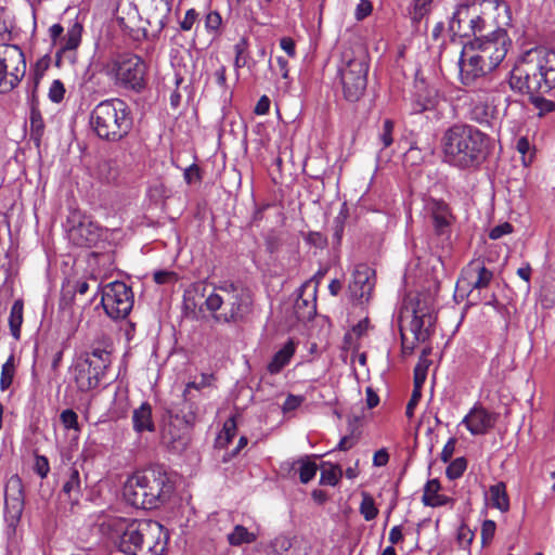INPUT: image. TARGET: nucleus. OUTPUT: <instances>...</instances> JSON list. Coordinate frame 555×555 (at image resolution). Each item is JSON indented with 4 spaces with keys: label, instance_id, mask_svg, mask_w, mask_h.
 <instances>
[{
    "label": "nucleus",
    "instance_id": "nucleus-59",
    "mask_svg": "<svg viewBox=\"0 0 555 555\" xmlns=\"http://www.w3.org/2000/svg\"><path fill=\"white\" fill-rule=\"evenodd\" d=\"M373 10V5L369 0H360L356 8L354 17L357 21H362L367 17Z\"/></svg>",
    "mask_w": 555,
    "mask_h": 555
},
{
    "label": "nucleus",
    "instance_id": "nucleus-16",
    "mask_svg": "<svg viewBox=\"0 0 555 555\" xmlns=\"http://www.w3.org/2000/svg\"><path fill=\"white\" fill-rule=\"evenodd\" d=\"M375 287V271L367 264L359 263L352 272L349 292L353 300L362 305L369 302Z\"/></svg>",
    "mask_w": 555,
    "mask_h": 555
},
{
    "label": "nucleus",
    "instance_id": "nucleus-35",
    "mask_svg": "<svg viewBox=\"0 0 555 555\" xmlns=\"http://www.w3.org/2000/svg\"><path fill=\"white\" fill-rule=\"evenodd\" d=\"M79 356H87L89 360L92 361V365L104 375L112 362L111 352L100 347L93 348L90 352L80 353Z\"/></svg>",
    "mask_w": 555,
    "mask_h": 555
},
{
    "label": "nucleus",
    "instance_id": "nucleus-9",
    "mask_svg": "<svg viewBox=\"0 0 555 555\" xmlns=\"http://www.w3.org/2000/svg\"><path fill=\"white\" fill-rule=\"evenodd\" d=\"M460 80L463 86L476 91L490 93L492 81L488 74L493 69L483 62L482 56L478 55L475 48H463L460 59Z\"/></svg>",
    "mask_w": 555,
    "mask_h": 555
},
{
    "label": "nucleus",
    "instance_id": "nucleus-44",
    "mask_svg": "<svg viewBox=\"0 0 555 555\" xmlns=\"http://www.w3.org/2000/svg\"><path fill=\"white\" fill-rule=\"evenodd\" d=\"M540 301L545 309L555 306V279L544 281L540 291Z\"/></svg>",
    "mask_w": 555,
    "mask_h": 555
},
{
    "label": "nucleus",
    "instance_id": "nucleus-33",
    "mask_svg": "<svg viewBox=\"0 0 555 555\" xmlns=\"http://www.w3.org/2000/svg\"><path fill=\"white\" fill-rule=\"evenodd\" d=\"M292 469H295L299 474V479L302 483L311 481L318 470L317 464L309 457H302L288 464Z\"/></svg>",
    "mask_w": 555,
    "mask_h": 555
},
{
    "label": "nucleus",
    "instance_id": "nucleus-54",
    "mask_svg": "<svg viewBox=\"0 0 555 555\" xmlns=\"http://www.w3.org/2000/svg\"><path fill=\"white\" fill-rule=\"evenodd\" d=\"M61 422L66 429H74L76 431L80 430L78 424V415L75 411L67 409L64 410L60 415Z\"/></svg>",
    "mask_w": 555,
    "mask_h": 555
},
{
    "label": "nucleus",
    "instance_id": "nucleus-18",
    "mask_svg": "<svg viewBox=\"0 0 555 555\" xmlns=\"http://www.w3.org/2000/svg\"><path fill=\"white\" fill-rule=\"evenodd\" d=\"M24 507V485L18 475H13L5 485L4 508L10 519L17 522L23 515Z\"/></svg>",
    "mask_w": 555,
    "mask_h": 555
},
{
    "label": "nucleus",
    "instance_id": "nucleus-51",
    "mask_svg": "<svg viewBox=\"0 0 555 555\" xmlns=\"http://www.w3.org/2000/svg\"><path fill=\"white\" fill-rule=\"evenodd\" d=\"M214 380L215 377L212 374H202L198 380L196 379L186 384V396L190 395L192 389H195V391H202L205 388L211 387Z\"/></svg>",
    "mask_w": 555,
    "mask_h": 555
},
{
    "label": "nucleus",
    "instance_id": "nucleus-36",
    "mask_svg": "<svg viewBox=\"0 0 555 555\" xmlns=\"http://www.w3.org/2000/svg\"><path fill=\"white\" fill-rule=\"evenodd\" d=\"M228 542L232 546H241L243 544H249L256 541L257 535L250 532L247 528L242 525H236L233 530L228 533Z\"/></svg>",
    "mask_w": 555,
    "mask_h": 555
},
{
    "label": "nucleus",
    "instance_id": "nucleus-34",
    "mask_svg": "<svg viewBox=\"0 0 555 555\" xmlns=\"http://www.w3.org/2000/svg\"><path fill=\"white\" fill-rule=\"evenodd\" d=\"M29 128H30V139L35 142L37 147L40 146L41 139L44 134V121L40 111L33 106L29 115Z\"/></svg>",
    "mask_w": 555,
    "mask_h": 555
},
{
    "label": "nucleus",
    "instance_id": "nucleus-3",
    "mask_svg": "<svg viewBox=\"0 0 555 555\" xmlns=\"http://www.w3.org/2000/svg\"><path fill=\"white\" fill-rule=\"evenodd\" d=\"M172 492L168 474L151 466L131 475L124 486L126 501L137 508L154 509L163 505Z\"/></svg>",
    "mask_w": 555,
    "mask_h": 555
},
{
    "label": "nucleus",
    "instance_id": "nucleus-57",
    "mask_svg": "<svg viewBox=\"0 0 555 555\" xmlns=\"http://www.w3.org/2000/svg\"><path fill=\"white\" fill-rule=\"evenodd\" d=\"M100 176L107 183L116 181L118 172L117 169L112 166L111 163L105 162L100 165Z\"/></svg>",
    "mask_w": 555,
    "mask_h": 555
},
{
    "label": "nucleus",
    "instance_id": "nucleus-15",
    "mask_svg": "<svg viewBox=\"0 0 555 555\" xmlns=\"http://www.w3.org/2000/svg\"><path fill=\"white\" fill-rule=\"evenodd\" d=\"M70 372L77 389L81 392L96 388L104 377L87 356H78L70 366Z\"/></svg>",
    "mask_w": 555,
    "mask_h": 555
},
{
    "label": "nucleus",
    "instance_id": "nucleus-42",
    "mask_svg": "<svg viewBox=\"0 0 555 555\" xmlns=\"http://www.w3.org/2000/svg\"><path fill=\"white\" fill-rule=\"evenodd\" d=\"M15 357L11 354L7 361L2 364L1 375H0V390L5 391L9 389L13 383L15 376Z\"/></svg>",
    "mask_w": 555,
    "mask_h": 555
},
{
    "label": "nucleus",
    "instance_id": "nucleus-7",
    "mask_svg": "<svg viewBox=\"0 0 555 555\" xmlns=\"http://www.w3.org/2000/svg\"><path fill=\"white\" fill-rule=\"evenodd\" d=\"M106 76L115 86L141 93L147 86V65L134 53H119L105 65Z\"/></svg>",
    "mask_w": 555,
    "mask_h": 555
},
{
    "label": "nucleus",
    "instance_id": "nucleus-48",
    "mask_svg": "<svg viewBox=\"0 0 555 555\" xmlns=\"http://www.w3.org/2000/svg\"><path fill=\"white\" fill-rule=\"evenodd\" d=\"M369 328V320L364 319L358 322L354 326H352L351 331L347 332L344 336L345 345L348 346V348H351L353 345V339H358L361 336H363Z\"/></svg>",
    "mask_w": 555,
    "mask_h": 555
},
{
    "label": "nucleus",
    "instance_id": "nucleus-58",
    "mask_svg": "<svg viewBox=\"0 0 555 555\" xmlns=\"http://www.w3.org/2000/svg\"><path fill=\"white\" fill-rule=\"evenodd\" d=\"M513 232V225L509 222H503L493 227L489 232V237L491 240H499L504 235L511 234Z\"/></svg>",
    "mask_w": 555,
    "mask_h": 555
},
{
    "label": "nucleus",
    "instance_id": "nucleus-43",
    "mask_svg": "<svg viewBox=\"0 0 555 555\" xmlns=\"http://www.w3.org/2000/svg\"><path fill=\"white\" fill-rule=\"evenodd\" d=\"M236 422L234 417L228 418L222 427L221 433L216 439V444L219 448H225L236 435Z\"/></svg>",
    "mask_w": 555,
    "mask_h": 555
},
{
    "label": "nucleus",
    "instance_id": "nucleus-25",
    "mask_svg": "<svg viewBox=\"0 0 555 555\" xmlns=\"http://www.w3.org/2000/svg\"><path fill=\"white\" fill-rule=\"evenodd\" d=\"M171 13V0H151L149 23L159 30L167 25Z\"/></svg>",
    "mask_w": 555,
    "mask_h": 555
},
{
    "label": "nucleus",
    "instance_id": "nucleus-20",
    "mask_svg": "<svg viewBox=\"0 0 555 555\" xmlns=\"http://www.w3.org/2000/svg\"><path fill=\"white\" fill-rule=\"evenodd\" d=\"M425 210L431 219L436 234H449L453 217L448 204L443 201L429 198L426 202Z\"/></svg>",
    "mask_w": 555,
    "mask_h": 555
},
{
    "label": "nucleus",
    "instance_id": "nucleus-21",
    "mask_svg": "<svg viewBox=\"0 0 555 555\" xmlns=\"http://www.w3.org/2000/svg\"><path fill=\"white\" fill-rule=\"evenodd\" d=\"M436 317L430 312L421 309L414 310V315L410 322L409 331L417 343H425L429 339Z\"/></svg>",
    "mask_w": 555,
    "mask_h": 555
},
{
    "label": "nucleus",
    "instance_id": "nucleus-38",
    "mask_svg": "<svg viewBox=\"0 0 555 555\" xmlns=\"http://www.w3.org/2000/svg\"><path fill=\"white\" fill-rule=\"evenodd\" d=\"M248 39L246 37H241L240 40L234 44V67L236 70L243 67L251 68L249 52H248Z\"/></svg>",
    "mask_w": 555,
    "mask_h": 555
},
{
    "label": "nucleus",
    "instance_id": "nucleus-63",
    "mask_svg": "<svg viewBox=\"0 0 555 555\" xmlns=\"http://www.w3.org/2000/svg\"><path fill=\"white\" fill-rule=\"evenodd\" d=\"M221 25V16L218 12H210L206 15L205 27L209 31H217Z\"/></svg>",
    "mask_w": 555,
    "mask_h": 555
},
{
    "label": "nucleus",
    "instance_id": "nucleus-4",
    "mask_svg": "<svg viewBox=\"0 0 555 555\" xmlns=\"http://www.w3.org/2000/svg\"><path fill=\"white\" fill-rule=\"evenodd\" d=\"M90 127L96 137L107 142H118L129 134L133 120L129 105L113 98L98 103L90 113Z\"/></svg>",
    "mask_w": 555,
    "mask_h": 555
},
{
    "label": "nucleus",
    "instance_id": "nucleus-61",
    "mask_svg": "<svg viewBox=\"0 0 555 555\" xmlns=\"http://www.w3.org/2000/svg\"><path fill=\"white\" fill-rule=\"evenodd\" d=\"M198 18V13L194 9H190L185 12L184 18L180 23V27L184 31H189L194 26Z\"/></svg>",
    "mask_w": 555,
    "mask_h": 555
},
{
    "label": "nucleus",
    "instance_id": "nucleus-45",
    "mask_svg": "<svg viewBox=\"0 0 555 555\" xmlns=\"http://www.w3.org/2000/svg\"><path fill=\"white\" fill-rule=\"evenodd\" d=\"M341 475L338 466L331 463H324L321 469L320 483L327 486H336Z\"/></svg>",
    "mask_w": 555,
    "mask_h": 555
},
{
    "label": "nucleus",
    "instance_id": "nucleus-64",
    "mask_svg": "<svg viewBox=\"0 0 555 555\" xmlns=\"http://www.w3.org/2000/svg\"><path fill=\"white\" fill-rule=\"evenodd\" d=\"M63 33H64V28L61 24H53L49 28V36L51 38V42H52L53 47H57L61 44V41L64 37Z\"/></svg>",
    "mask_w": 555,
    "mask_h": 555
},
{
    "label": "nucleus",
    "instance_id": "nucleus-8",
    "mask_svg": "<svg viewBox=\"0 0 555 555\" xmlns=\"http://www.w3.org/2000/svg\"><path fill=\"white\" fill-rule=\"evenodd\" d=\"M369 62L363 52L356 54L351 50L343 52L338 67L344 98L349 102H358L365 93L367 86Z\"/></svg>",
    "mask_w": 555,
    "mask_h": 555
},
{
    "label": "nucleus",
    "instance_id": "nucleus-31",
    "mask_svg": "<svg viewBox=\"0 0 555 555\" xmlns=\"http://www.w3.org/2000/svg\"><path fill=\"white\" fill-rule=\"evenodd\" d=\"M296 347L293 340H288L278 352L274 353L268 364V371L271 374L280 373L286 366L293 356L295 354Z\"/></svg>",
    "mask_w": 555,
    "mask_h": 555
},
{
    "label": "nucleus",
    "instance_id": "nucleus-23",
    "mask_svg": "<svg viewBox=\"0 0 555 555\" xmlns=\"http://www.w3.org/2000/svg\"><path fill=\"white\" fill-rule=\"evenodd\" d=\"M476 11V5L467 1L456 4L454 12L449 21V31L454 36H467L466 27L469 24L472 15Z\"/></svg>",
    "mask_w": 555,
    "mask_h": 555
},
{
    "label": "nucleus",
    "instance_id": "nucleus-40",
    "mask_svg": "<svg viewBox=\"0 0 555 555\" xmlns=\"http://www.w3.org/2000/svg\"><path fill=\"white\" fill-rule=\"evenodd\" d=\"M165 442L175 451L183 450L189 442V438L185 434L175 433V425L170 423L164 431Z\"/></svg>",
    "mask_w": 555,
    "mask_h": 555
},
{
    "label": "nucleus",
    "instance_id": "nucleus-1",
    "mask_svg": "<svg viewBox=\"0 0 555 555\" xmlns=\"http://www.w3.org/2000/svg\"><path fill=\"white\" fill-rule=\"evenodd\" d=\"M101 529L126 555H164L169 540L163 525L151 519L109 518Z\"/></svg>",
    "mask_w": 555,
    "mask_h": 555
},
{
    "label": "nucleus",
    "instance_id": "nucleus-26",
    "mask_svg": "<svg viewBox=\"0 0 555 555\" xmlns=\"http://www.w3.org/2000/svg\"><path fill=\"white\" fill-rule=\"evenodd\" d=\"M440 482L438 479H430L424 487L422 502L425 506L439 507L452 502V499L440 493Z\"/></svg>",
    "mask_w": 555,
    "mask_h": 555
},
{
    "label": "nucleus",
    "instance_id": "nucleus-62",
    "mask_svg": "<svg viewBox=\"0 0 555 555\" xmlns=\"http://www.w3.org/2000/svg\"><path fill=\"white\" fill-rule=\"evenodd\" d=\"M305 398L302 396L288 395L283 403V411L291 412L299 408Z\"/></svg>",
    "mask_w": 555,
    "mask_h": 555
},
{
    "label": "nucleus",
    "instance_id": "nucleus-52",
    "mask_svg": "<svg viewBox=\"0 0 555 555\" xmlns=\"http://www.w3.org/2000/svg\"><path fill=\"white\" fill-rule=\"evenodd\" d=\"M531 103L539 109V115H545L555 111V101L547 100L539 94L531 95Z\"/></svg>",
    "mask_w": 555,
    "mask_h": 555
},
{
    "label": "nucleus",
    "instance_id": "nucleus-60",
    "mask_svg": "<svg viewBox=\"0 0 555 555\" xmlns=\"http://www.w3.org/2000/svg\"><path fill=\"white\" fill-rule=\"evenodd\" d=\"M427 366L421 362L414 369V388L422 390L423 384L426 380Z\"/></svg>",
    "mask_w": 555,
    "mask_h": 555
},
{
    "label": "nucleus",
    "instance_id": "nucleus-30",
    "mask_svg": "<svg viewBox=\"0 0 555 555\" xmlns=\"http://www.w3.org/2000/svg\"><path fill=\"white\" fill-rule=\"evenodd\" d=\"M201 392L192 389L190 395L186 396V387L182 393L183 402L180 409V413L182 414V418L186 425H191L194 423L197 412H198V401L201 400Z\"/></svg>",
    "mask_w": 555,
    "mask_h": 555
},
{
    "label": "nucleus",
    "instance_id": "nucleus-41",
    "mask_svg": "<svg viewBox=\"0 0 555 555\" xmlns=\"http://www.w3.org/2000/svg\"><path fill=\"white\" fill-rule=\"evenodd\" d=\"M23 301L15 300L11 307L9 324L12 335L20 338L21 326L23 323Z\"/></svg>",
    "mask_w": 555,
    "mask_h": 555
},
{
    "label": "nucleus",
    "instance_id": "nucleus-50",
    "mask_svg": "<svg viewBox=\"0 0 555 555\" xmlns=\"http://www.w3.org/2000/svg\"><path fill=\"white\" fill-rule=\"evenodd\" d=\"M475 539V532L465 524H462L457 529L456 540L459 545L468 550Z\"/></svg>",
    "mask_w": 555,
    "mask_h": 555
},
{
    "label": "nucleus",
    "instance_id": "nucleus-49",
    "mask_svg": "<svg viewBox=\"0 0 555 555\" xmlns=\"http://www.w3.org/2000/svg\"><path fill=\"white\" fill-rule=\"evenodd\" d=\"M467 467V461L465 457H456L453 460L446 469V475L449 479L454 480L460 478Z\"/></svg>",
    "mask_w": 555,
    "mask_h": 555
},
{
    "label": "nucleus",
    "instance_id": "nucleus-32",
    "mask_svg": "<svg viewBox=\"0 0 555 555\" xmlns=\"http://www.w3.org/2000/svg\"><path fill=\"white\" fill-rule=\"evenodd\" d=\"M437 90L435 88H427L424 83L416 86L414 94L416 113H421L435 107L437 103Z\"/></svg>",
    "mask_w": 555,
    "mask_h": 555
},
{
    "label": "nucleus",
    "instance_id": "nucleus-19",
    "mask_svg": "<svg viewBox=\"0 0 555 555\" xmlns=\"http://www.w3.org/2000/svg\"><path fill=\"white\" fill-rule=\"evenodd\" d=\"M498 421V415L480 404H475L464 416L461 424L465 425L473 436L486 435Z\"/></svg>",
    "mask_w": 555,
    "mask_h": 555
},
{
    "label": "nucleus",
    "instance_id": "nucleus-53",
    "mask_svg": "<svg viewBox=\"0 0 555 555\" xmlns=\"http://www.w3.org/2000/svg\"><path fill=\"white\" fill-rule=\"evenodd\" d=\"M496 530V524L495 521L491 519H486L481 525V544L482 546L488 545L494 538Z\"/></svg>",
    "mask_w": 555,
    "mask_h": 555
},
{
    "label": "nucleus",
    "instance_id": "nucleus-24",
    "mask_svg": "<svg viewBox=\"0 0 555 555\" xmlns=\"http://www.w3.org/2000/svg\"><path fill=\"white\" fill-rule=\"evenodd\" d=\"M470 119L478 124H488L493 116L494 108L489 104V93L473 90Z\"/></svg>",
    "mask_w": 555,
    "mask_h": 555
},
{
    "label": "nucleus",
    "instance_id": "nucleus-11",
    "mask_svg": "<svg viewBox=\"0 0 555 555\" xmlns=\"http://www.w3.org/2000/svg\"><path fill=\"white\" fill-rule=\"evenodd\" d=\"M493 280V272L482 260H472L462 271L456 283V289L462 296H467L472 304L481 300V292L486 291Z\"/></svg>",
    "mask_w": 555,
    "mask_h": 555
},
{
    "label": "nucleus",
    "instance_id": "nucleus-55",
    "mask_svg": "<svg viewBox=\"0 0 555 555\" xmlns=\"http://www.w3.org/2000/svg\"><path fill=\"white\" fill-rule=\"evenodd\" d=\"M65 94L64 83L60 79H55L52 81L49 88V99L53 103H60L63 101Z\"/></svg>",
    "mask_w": 555,
    "mask_h": 555
},
{
    "label": "nucleus",
    "instance_id": "nucleus-39",
    "mask_svg": "<svg viewBox=\"0 0 555 555\" xmlns=\"http://www.w3.org/2000/svg\"><path fill=\"white\" fill-rule=\"evenodd\" d=\"M62 492L68 495L69 500L77 501L80 493V477L76 468L68 469L67 480L63 485Z\"/></svg>",
    "mask_w": 555,
    "mask_h": 555
},
{
    "label": "nucleus",
    "instance_id": "nucleus-28",
    "mask_svg": "<svg viewBox=\"0 0 555 555\" xmlns=\"http://www.w3.org/2000/svg\"><path fill=\"white\" fill-rule=\"evenodd\" d=\"M486 499L491 507L502 513L509 509V498L503 481L491 485L486 493Z\"/></svg>",
    "mask_w": 555,
    "mask_h": 555
},
{
    "label": "nucleus",
    "instance_id": "nucleus-22",
    "mask_svg": "<svg viewBox=\"0 0 555 555\" xmlns=\"http://www.w3.org/2000/svg\"><path fill=\"white\" fill-rule=\"evenodd\" d=\"M482 7L486 11L494 12L490 15L492 30L506 31L512 24V12L509 5L503 0H483Z\"/></svg>",
    "mask_w": 555,
    "mask_h": 555
},
{
    "label": "nucleus",
    "instance_id": "nucleus-56",
    "mask_svg": "<svg viewBox=\"0 0 555 555\" xmlns=\"http://www.w3.org/2000/svg\"><path fill=\"white\" fill-rule=\"evenodd\" d=\"M33 469L40 478H46L50 472L48 459L44 455L36 454Z\"/></svg>",
    "mask_w": 555,
    "mask_h": 555
},
{
    "label": "nucleus",
    "instance_id": "nucleus-17",
    "mask_svg": "<svg viewBox=\"0 0 555 555\" xmlns=\"http://www.w3.org/2000/svg\"><path fill=\"white\" fill-rule=\"evenodd\" d=\"M82 26L74 23L64 35L61 44L56 47L55 66L61 68L65 64L73 65L77 61V48L81 42Z\"/></svg>",
    "mask_w": 555,
    "mask_h": 555
},
{
    "label": "nucleus",
    "instance_id": "nucleus-14",
    "mask_svg": "<svg viewBox=\"0 0 555 555\" xmlns=\"http://www.w3.org/2000/svg\"><path fill=\"white\" fill-rule=\"evenodd\" d=\"M68 222L73 223L67 232L68 240L78 247H92L103 236V229L87 216L73 214Z\"/></svg>",
    "mask_w": 555,
    "mask_h": 555
},
{
    "label": "nucleus",
    "instance_id": "nucleus-47",
    "mask_svg": "<svg viewBox=\"0 0 555 555\" xmlns=\"http://www.w3.org/2000/svg\"><path fill=\"white\" fill-rule=\"evenodd\" d=\"M360 513L365 520L370 521L377 517L378 509L375 506L374 499L369 493L362 494V502L360 504Z\"/></svg>",
    "mask_w": 555,
    "mask_h": 555
},
{
    "label": "nucleus",
    "instance_id": "nucleus-5",
    "mask_svg": "<svg viewBox=\"0 0 555 555\" xmlns=\"http://www.w3.org/2000/svg\"><path fill=\"white\" fill-rule=\"evenodd\" d=\"M508 82L513 90L530 95L555 89V52H540L535 62L528 61L516 66Z\"/></svg>",
    "mask_w": 555,
    "mask_h": 555
},
{
    "label": "nucleus",
    "instance_id": "nucleus-2",
    "mask_svg": "<svg viewBox=\"0 0 555 555\" xmlns=\"http://www.w3.org/2000/svg\"><path fill=\"white\" fill-rule=\"evenodd\" d=\"M490 138L478 128L457 122L444 130L441 138L443 159L451 166L476 167L488 154Z\"/></svg>",
    "mask_w": 555,
    "mask_h": 555
},
{
    "label": "nucleus",
    "instance_id": "nucleus-27",
    "mask_svg": "<svg viewBox=\"0 0 555 555\" xmlns=\"http://www.w3.org/2000/svg\"><path fill=\"white\" fill-rule=\"evenodd\" d=\"M492 29L490 13L483 11L482 14H479L476 10L469 20V24H467L466 31L468 33L466 37L475 36L477 40H480Z\"/></svg>",
    "mask_w": 555,
    "mask_h": 555
},
{
    "label": "nucleus",
    "instance_id": "nucleus-46",
    "mask_svg": "<svg viewBox=\"0 0 555 555\" xmlns=\"http://www.w3.org/2000/svg\"><path fill=\"white\" fill-rule=\"evenodd\" d=\"M395 122L391 119H385L378 132V142L380 150L389 147L393 143Z\"/></svg>",
    "mask_w": 555,
    "mask_h": 555
},
{
    "label": "nucleus",
    "instance_id": "nucleus-13",
    "mask_svg": "<svg viewBox=\"0 0 555 555\" xmlns=\"http://www.w3.org/2000/svg\"><path fill=\"white\" fill-rule=\"evenodd\" d=\"M478 48L475 49L476 53L482 56L483 62L487 63L492 69L505 59L511 46L507 31L491 30L485 38L478 40Z\"/></svg>",
    "mask_w": 555,
    "mask_h": 555
},
{
    "label": "nucleus",
    "instance_id": "nucleus-10",
    "mask_svg": "<svg viewBox=\"0 0 555 555\" xmlns=\"http://www.w3.org/2000/svg\"><path fill=\"white\" fill-rule=\"evenodd\" d=\"M26 74L22 49L15 44L0 43V93L13 90Z\"/></svg>",
    "mask_w": 555,
    "mask_h": 555
},
{
    "label": "nucleus",
    "instance_id": "nucleus-12",
    "mask_svg": "<svg viewBox=\"0 0 555 555\" xmlns=\"http://www.w3.org/2000/svg\"><path fill=\"white\" fill-rule=\"evenodd\" d=\"M101 304L111 319L124 320L133 308V292L125 282H111L103 286Z\"/></svg>",
    "mask_w": 555,
    "mask_h": 555
},
{
    "label": "nucleus",
    "instance_id": "nucleus-6",
    "mask_svg": "<svg viewBox=\"0 0 555 555\" xmlns=\"http://www.w3.org/2000/svg\"><path fill=\"white\" fill-rule=\"evenodd\" d=\"M205 306L214 313L216 322L230 323L242 320L249 312L250 299L243 289L225 282L214 288Z\"/></svg>",
    "mask_w": 555,
    "mask_h": 555
},
{
    "label": "nucleus",
    "instance_id": "nucleus-37",
    "mask_svg": "<svg viewBox=\"0 0 555 555\" xmlns=\"http://www.w3.org/2000/svg\"><path fill=\"white\" fill-rule=\"evenodd\" d=\"M434 0H412L408 13L413 25H418L431 10Z\"/></svg>",
    "mask_w": 555,
    "mask_h": 555
},
{
    "label": "nucleus",
    "instance_id": "nucleus-29",
    "mask_svg": "<svg viewBox=\"0 0 555 555\" xmlns=\"http://www.w3.org/2000/svg\"><path fill=\"white\" fill-rule=\"evenodd\" d=\"M132 425L134 431L141 434L144 431H154L155 425L152 418V406L147 402H143L132 412Z\"/></svg>",
    "mask_w": 555,
    "mask_h": 555
}]
</instances>
